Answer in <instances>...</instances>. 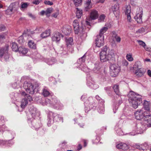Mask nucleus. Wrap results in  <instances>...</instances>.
<instances>
[{
    "mask_svg": "<svg viewBox=\"0 0 151 151\" xmlns=\"http://www.w3.org/2000/svg\"><path fill=\"white\" fill-rule=\"evenodd\" d=\"M108 49V48L106 46L101 49L100 53V59L101 62H104L110 60H115V56L116 55L115 51L111 49L109 50L108 55H107Z\"/></svg>",
    "mask_w": 151,
    "mask_h": 151,
    "instance_id": "1",
    "label": "nucleus"
},
{
    "mask_svg": "<svg viewBox=\"0 0 151 151\" xmlns=\"http://www.w3.org/2000/svg\"><path fill=\"white\" fill-rule=\"evenodd\" d=\"M128 96L129 103L134 109L137 108L142 102L141 96L133 91H130L128 93Z\"/></svg>",
    "mask_w": 151,
    "mask_h": 151,
    "instance_id": "2",
    "label": "nucleus"
},
{
    "mask_svg": "<svg viewBox=\"0 0 151 151\" xmlns=\"http://www.w3.org/2000/svg\"><path fill=\"white\" fill-rule=\"evenodd\" d=\"M23 87L27 93L33 94L35 92V88L32 84L30 82H25Z\"/></svg>",
    "mask_w": 151,
    "mask_h": 151,
    "instance_id": "3",
    "label": "nucleus"
},
{
    "mask_svg": "<svg viewBox=\"0 0 151 151\" xmlns=\"http://www.w3.org/2000/svg\"><path fill=\"white\" fill-rule=\"evenodd\" d=\"M110 73L111 76L113 77L116 76L120 72V67L115 64H112L110 67Z\"/></svg>",
    "mask_w": 151,
    "mask_h": 151,
    "instance_id": "4",
    "label": "nucleus"
},
{
    "mask_svg": "<svg viewBox=\"0 0 151 151\" xmlns=\"http://www.w3.org/2000/svg\"><path fill=\"white\" fill-rule=\"evenodd\" d=\"M146 112L143 109L137 110L134 114L136 119L138 120H143L146 114L145 113Z\"/></svg>",
    "mask_w": 151,
    "mask_h": 151,
    "instance_id": "5",
    "label": "nucleus"
},
{
    "mask_svg": "<svg viewBox=\"0 0 151 151\" xmlns=\"http://www.w3.org/2000/svg\"><path fill=\"white\" fill-rule=\"evenodd\" d=\"M48 117L50 119H53L55 121L63 122V119L60 116L57 115L51 111L49 112L48 114Z\"/></svg>",
    "mask_w": 151,
    "mask_h": 151,
    "instance_id": "6",
    "label": "nucleus"
},
{
    "mask_svg": "<svg viewBox=\"0 0 151 151\" xmlns=\"http://www.w3.org/2000/svg\"><path fill=\"white\" fill-rule=\"evenodd\" d=\"M104 36L97 35L95 40V44L96 46L100 47L104 45Z\"/></svg>",
    "mask_w": 151,
    "mask_h": 151,
    "instance_id": "7",
    "label": "nucleus"
},
{
    "mask_svg": "<svg viewBox=\"0 0 151 151\" xmlns=\"http://www.w3.org/2000/svg\"><path fill=\"white\" fill-rule=\"evenodd\" d=\"M142 9L139 8L137 12L136 15L134 17V19L138 23H141L142 22Z\"/></svg>",
    "mask_w": 151,
    "mask_h": 151,
    "instance_id": "8",
    "label": "nucleus"
},
{
    "mask_svg": "<svg viewBox=\"0 0 151 151\" xmlns=\"http://www.w3.org/2000/svg\"><path fill=\"white\" fill-rule=\"evenodd\" d=\"M98 14L97 12L95 10H92L90 14V17L87 18V20L88 21L95 20L98 18Z\"/></svg>",
    "mask_w": 151,
    "mask_h": 151,
    "instance_id": "9",
    "label": "nucleus"
},
{
    "mask_svg": "<svg viewBox=\"0 0 151 151\" xmlns=\"http://www.w3.org/2000/svg\"><path fill=\"white\" fill-rule=\"evenodd\" d=\"M61 37H63V36L60 33L56 32L53 34L51 38L52 41L57 42L60 40Z\"/></svg>",
    "mask_w": 151,
    "mask_h": 151,
    "instance_id": "10",
    "label": "nucleus"
},
{
    "mask_svg": "<svg viewBox=\"0 0 151 151\" xmlns=\"http://www.w3.org/2000/svg\"><path fill=\"white\" fill-rule=\"evenodd\" d=\"M73 25L76 34H78L79 30V25L78 20H75L73 22Z\"/></svg>",
    "mask_w": 151,
    "mask_h": 151,
    "instance_id": "11",
    "label": "nucleus"
},
{
    "mask_svg": "<svg viewBox=\"0 0 151 151\" xmlns=\"http://www.w3.org/2000/svg\"><path fill=\"white\" fill-rule=\"evenodd\" d=\"M135 74L138 77H142L145 72V70L143 68H141L135 71Z\"/></svg>",
    "mask_w": 151,
    "mask_h": 151,
    "instance_id": "12",
    "label": "nucleus"
},
{
    "mask_svg": "<svg viewBox=\"0 0 151 151\" xmlns=\"http://www.w3.org/2000/svg\"><path fill=\"white\" fill-rule=\"evenodd\" d=\"M119 6L118 4H115L112 7V10L113 13L116 17L119 14Z\"/></svg>",
    "mask_w": 151,
    "mask_h": 151,
    "instance_id": "13",
    "label": "nucleus"
},
{
    "mask_svg": "<svg viewBox=\"0 0 151 151\" xmlns=\"http://www.w3.org/2000/svg\"><path fill=\"white\" fill-rule=\"evenodd\" d=\"M8 50V47L6 45L0 49V58H1L5 54L7 53Z\"/></svg>",
    "mask_w": 151,
    "mask_h": 151,
    "instance_id": "14",
    "label": "nucleus"
},
{
    "mask_svg": "<svg viewBox=\"0 0 151 151\" xmlns=\"http://www.w3.org/2000/svg\"><path fill=\"white\" fill-rule=\"evenodd\" d=\"M146 114L145 116V117L143 121H145L148 123L151 122V115L150 113H145Z\"/></svg>",
    "mask_w": 151,
    "mask_h": 151,
    "instance_id": "15",
    "label": "nucleus"
},
{
    "mask_svg": "<svg viewBox=\"0 0 151 151\" xmlns=\"http://www.w3.org/2000/svg\"><path fill=\"white\" fill-rule=\"evenodd\" d=\"M148 31H149L148 29L145 26L144 27H141L138 30L136 31V32L137 33H143L147 32Z\"/></svg>",
    "mask_w": 151,
    "mask_h": 151,
    "instance_id": "16",
    "label": "nucleus"
},
{
    "mask_svg": "<svg viewBox=\"0 0 151 151\" xmlns=\"http://www.w3.org/2000/svg\"><path fill=\"white\" fill-rule=\"evenodd\" d=\"M18 51L19 52L23 54H25L28 52V49L24 47L21 46L18 48Z\"/></svg>",
    "mask_w": 151,
    "mask_h": 151,
    "instance_id": "17",
    "label": "nucleus"
},
{
    "mask_svg": "<svg viewBox=\"0 0 151 151\" xmlns=\"http://www.w3.org/2000/svg\"><path fill=\"white\" fill-rule=\"evenodd\" d=\"M29 47L32 49H35L36 48V44L33 41L30 40L28 42Z\"/></svg>",
    "mask_w": 151,
    "mask_h": 151,
    "instance_id": "18",
    "label": "nucleus"
},
{
    "mask_svg": "<svg viewBox=\"0 0 151 151\" xmlns=\"http://www.w3.org/2000/svg\"><path fill=\"white\" fill-rule=\"evenodd\" d=\"M76 17L78 19L81 18L83 12L82 10L77 8H76Z\"/></svg>",
    "mask_w": 151,
    "mask_h": 151,
    "instance_id": "19",
    "label": "nucleus"
},
{
    "mask_svg": "<svg viewBox=\"0 0 151 151\" xmlns=\"http://www.w3.org/2000/svg\"><path fill=\"white\" fill-rule=\"evenodd\" d=\"M141 64L139 62H135L134 65H133V68L134 70L135 71L137 70H138L139 69L142 68H141Z\"/></svg>",
    "mask_w": 151,
    "mask_h": 151,
    "instance_id": "20",
    "label": "nucleus"
},
{
    "mask_svg": "<svg viewBox=\"0 0 151 151\" xmlns=\"http://www.w3.org/2000/svg\"><path fill=\"white\" fill-rule=\"evenodd\" d=\"M143 106L146 110L149 111L150 107V103L149 101H145L143 104Z\"/></svg>",
    "mask_w": 151,
    "mask_h": 151,
    "instance_id": "21",
    "label": "nucleus"
},
{
    "mask_svg": "<svg viewBox=\"0 0 151 151\" xmlns=\"http://www.w3.org/2000/svg\"><path fill=\"white\" fill-rule=\"evenodd\" d=\"M50 34V30L49 29L45 31L41 34V37L42 38H45L49 36Z\"/></svg>",
    "mask_w": 151,
    "mask_h": 151,
    "instance_id": "22",
    "label": "nucleus"
},
{
    "mask_svg": "<svg viewBox=\"0 0 151 151\" xmlns=\"http://www.w3.org/2000/svg\"><path fill=\"white\" fill-rule=\"evenodd\" d=\"M19 3L18 2H15L11 3L10 6L9 7L11 9H13V10H16L18 6Z\"/></svg>",
    "mask_w": 151,
    "mask_h": 151,
    "instance_id": "23",
    "label": "nucleus"
},
{
    "mask_svg": "<svg viewBox=\"0 0 151 151\" xmlns=\"http://www.w3.org/2000/svg\"><path fill=\"white\" fill-rule=\"evenodd\" d=\"M46 62L49 65H52L56 62L55 59L54 58L47 59L45 60Z\"/></svg>",
    "mask_w": 151,
    "mask_h": 151,
    "instance_id": "24",
    "label": "nucleus"
},
{
    "mask_svg": "<svg viewBox=\"0 0 151 151\" xmlns=\"http://www.w3.org/2000/svg\"><path fill=\"white\" fill-rule=\"evenodd\" d=\"M112 37L116 40V41L118 42H120L121 41V38L119 36H117L115 32H112Z\"/></svg>",
    "mask_w": 151,
    "mask_h": 151,
    "instance_id": "25",
    "label": "nucleus"
},
{
    "mask_svg": "<svg viewBox=\"0 0 151 151\" xmlns=\"http://www.w3.org/2000/svg\"><path fill=\"white\" fill-rule=\"evenodd\" d=\"M29 4L28 3L22 2L21 3L20 9L21 10L26 9L29 6Z\"/></svg>",
    "mask_w": 151,
    "mask_h": 151,
    "instance_id": "26",
    "label": "nucleus"
},
{
    "mask_svg": "<svg viewBox=\"0 0 151 151\" xmlns=\"http://www.w3.org/2000/svg\"><path fill=\"white\" fill-rule=\"evenodd\" d=\"M27 98H24L22 99L21 101V106L22 108H24L25 106L28 104V100Z\"/></svg>",
    "mask_w": 151,
    "mask_h": 151,
    "instance_id": "27",
    "label": "nucleus"
},
{
    "mask_svg": "<svg viewBox=\"0 0 151 151\" xmlns=\"http://www.w3.org/2000/svg\"><path fill=\"white\" fill-rule=\"evenodd\" d=\"M113 88L114 90L115 93L118 95L119 94V86L118 85H114L113 87Z\"/></svg>",
    "mask_w": 151,
    "mask_h": 151,
    "instance_id": "28",
    "label": "nucleus"
},
{
    "mask_svg": "<svg viewBox=\"0 0 151 151\" xmlns=\"http://www.w3.org/2000/svg\"><path fill=\"white\" fill-rule=\"evenodd\" d=\"M42 94L44 96L47 97L49 96L50 93L47 89L44 88L42 90Z\"/></svg>",
    "mask_w": 151,
    "mask_h": 151,
    "instance_id": "29",
    "label": "nucleus"
},
{
    "mask_svg": "<svg viewBox=\"0 0 151 151\" xmlns=\"http://www.w3.org/2000/svg\"><path fill=\"white\" fill-rule=\"evenodd\" d=\"M92 7L91 3H85L84 10L86 11H88Z\"/></svg>",
    "mask_w": 151,
    "mask_h": 151,
    "instance_id": "30",
    "label": "nucleus"
},
{
    "mask_svg": "<svg viewBox=\"0 0 151 151\" xmlns=\"http://www.w3.org/2000/svg\"><path fill=\"white\" fill-rule=\"evenodd\" d=\"M108 28L107 27H104L101 29L100 30L99 33V35L104 36V34L107 30Z\"/></svg>",
    "mask_w": 151,
    "mask_h": 151,
    "instance_id": "31",
    "label": "nucleus"
},
{
    "mask_svg": "<svg viewBox=\"0 0 151 151\" xmlns=\"http://www.w3.org/2000/svg\"><path fill=\"white\" fill-rule=\"evenodd\" d=\"M137 42L140 46L143 47L146 50H148V48L146 47V45L144 42L140 40H137Z\"/></svg>",
    "mask_w": 151,
    "mask_h": 151,
    "instance_id": "32",
    "label": "nucleus"
},
{
    "mask_svg": "<svg viewBox=\"0 0 151 151\" xmlns=\"http://www.w3.org/2000/svg\"><path fill=\"white\" fill-rule=\"evenodd\" d=\"M146 23L147 24L146 26L148 29V31L151 30V19H149L146 21Z\"/></svg>",
    "mask_w": 151,
    "mask_h": 151,
    "instance_id": "33",
    "label": "nucleus"
},
{
    "mask_svg": "<svg viewBox=\"0 0 151 151\" xmlns=\"http://www.w3.org/2000/svg\"><path fill=\"white\" fill-rule=\"evenodd\" d=\"M131 7L130 5H128L126 6L125 9V13L126 15L130 14L131 12Z\"/></svg>",
    "mask_w": 151,
    "mask_h": 151,
    "instance_id": "34",
    "label": "nucleus"
},
{
    "mask_svg": "<svg viewBox=\"0 0 151 151\" xmlns=\"http://www.w3.org/2000/svg\"><path fill=\"white\" fill-rule=\"evenodd\" d=\"M87 85L88 86H89L91 88L93 89H96L98 87V85L96 84L92 83L91 82H88Z\"/></svg>",
    "mask_w": 151,
    "mask_h": 151,
    "instance_id": "35",
    "label": "nucleus"
},
{
    "mask_svg": "<svg viewBox=\"0 0 151 151\" xmlns=\"http://www.w3.org/2000/svg\"><path fill=\"white\" fill-rule=\"evenodd\" d=\"M82 0H73L74 4L76 6H81L82 3Z\"/></svg>",
    "mask_w": 151,
    "mask_h": 151,
    "instance_id": "36",
    "label": "nucleus"
},
{
    "mask_svg": "<svg viewBox=\"0 0 151 151\" xmlns=\"http://www.w3.org/2000/svg\"><path fill=\"white\" fill-rule=\"evenodd\" d=\"M12 49L13 51L16 52L18 50V46L17 43L15 42H13L12 44Z\"/></svg>",
    "mask_w": 151,
    "mask_h": 151,
    "instance_id": "37",
    "label": "nucleus"
},
{
    "mask_svg": "<svg viewBox=\"0 0 151 151\" xmlns=\"http://www.w3.org/2000/svg\"><path fill=\"white\" fill-rule=\"evenodd\" d=\"M26 37L27 35L26 34H23L22 36H21L19 37L18 40L19 42L22 44L24 42V40H23V37Z\"/></svg>",
    "mask_w": 151,
    "mask_h": 151,
    "instance_id": "38",
    "label": "nucleus"
},
{
    "mask_svg": "<svg viewBox=\"0 0 151 151\" xmlns=\"http://www.w3.org/2000/svg\"><path fill=\"white\" fill-rule=\"evenodd\" d=\"M73 43V40L72 37H70L67 40V45L68 46L69 45H71Z\"/></svg>",
    "mask_w": 151,
    "mask_h": 151,
    "instance_id": "39",
    "label": "nucleus"
},
{
    "mask_svg": "<svg viewBox=\"0 0 151 151\" xmlns=\"http://www.w3.org/2000/svg\"><path fill=\"white\" fill-rule=\"evenodd\" d=\"M145 145L144 144H141L140 145H139L138 144H136L135 147L137 148L139 150H144L145 149L144 147Z\"/></svg>",
    "mask_w": 151,
    "mask_h": 151,
    "instance_id": "40",
    "label": "nucleus"
},
{
    "mask_svg": "<svg viewBox=\"0 0 151 151\" xmlns=\"http://www.w3.org/2000/svg\"><path fill=\"white\" fill-rule=\"evenodd\" d=\"M126 58L129 61H132L134 60L133 58L132 57V54H127Z\"/></svg>",
    "mask_w": 151,
    "mask_h": 151,
    "instance_id": "41",
    "label": "nucleus"
},
{
    "mask_svg": "<svg viewBox=\"0 0 151 151\" xmlns=\"http://www.w3.org/2000/svg\"><path fill=\"white\" fill-rule=\"evenodd\" d=\"M85 55H84L83 56L81 57V58H79L78 60V62L79 64L82 63L84 62L85 61Z\"/></svg>",
    "mask_w": 151,
    "mask_h": 151,
    "instance_id": "42",
    "label": "nucleus"
},
{
    "mask_svg": "<svg viewBox=\"0 0 151 151\" xmlns=\"http://www.w3.org/2000/svg\"><path fill=\"white\" fill-rule=\"evenodd\" d=\"M52 12V9L49 8L47 9L45 11V14L47 16H49L50 14Z\"/></svg>",
    "mask_w": 151,
    "mask_h": 151,
    "instance_id": "43",
    "label": "nucleus"
},
{
    "mask_svg": "<svg viewBox=\"0 0 151 151\" xmlns=\"http://www.w3.org/2000/svg\"><path fill=\"white\" fill-rule=\"evenodd\" d=\"M71 27L69 25L67 26V35H70L71 33Z\"/></svg>",
    "mask_w": 151,
    "mask_h": 151,
    "instance_id": "44",
    "label": "nucleus"
},
{
    "mask_svg": "<svg viewBox=\"0 0 151 151\" xmlns=\"http://www.w3.org/2000/svg\"><path fill=\"white\" fill-rule=\"evenodd\" d=\"M143 127V126L142 125L141 127H138L137 130V134H141L143 133V130L142 129V127Z\"/></svg>",
    "mask_w": 151,
    "mask_h": 151,
    "instance_id": "45",
    "label": "nucleus"
},
{
    "mask_svg": "<svg viewBox=\"0 0 151 151\" xmlns=\"http://www.w3.org/2000/svg\"><path fill=\"white\" fill-rule=\"evenodd\" d=\"M129 148V146L126 144L124 143H122V147L121 149L123 150H126L128 149Z\"/></svg>",
    "mask_w": 151,
    "mask_h": 151,
    "instance_id": "46",
    "label": "nucleus"
},
{
    "mask_svg": "<svg viewBox=\"0 0 151 151\" xmlns=\"http://www.w3.org/2000/svg\"><path fill=\"white\" fill-rule=\"evenodd\" d=\"M105 18V16L104 14H102L100 15L98 19L99 22H103Z\"/></svg>",
    "mask_w": 151,
    "mask_h": 151,
    "instance_id": "47",
    "label": "nucleus"
},
{
    "mask_svg": "<svg viewBox=\"0 0 151 151\" xmlns=\"http://www.w3.org/2000/svg\"><path fill=\"white\" fill-rule=\"evenodd\" d=\"M13 9H11L9 7V9H7L6 11V13L7 14L11 15L13 13Z\"/></svg>",
    "mask_w": 151,
    "mask_h": 151,
    "instance_id": "48",
    "label": "nucleus"
},
{
    "mask_svg": "<svg viewBox=\"0 0 151 151\" xmlns=\"http://www.w3.org/2000/svg\"><path fill=\"white\" fill-rule=\"evenodd\" d=\"M5 39V35L4 34L0 35V42L4 40Z\"/></svg>",
    "mask_w": 151,
    "mask_h": 151,
    "instance_id": "49",
    "label": "nucleus"
},
{
    "mask_svg": "<svg viewBox=\"0 0 151 151\" xmlns=\"http://www.w3.org/2000/svg\"><path fill=\"white\" fill-rule=\"evenodd\" d=\"M42 30V28L41 27H38L36 28L35 30V32L39 33L41 32Z\"/></svg>",
    "mask_w": 151,
    "mask_h": 151,
    "instance_id": "50",
    "label": "nucleus"
},
{
    "mask_svg": "<svg viewBox=\"0 0 151 151\" xmlns=\"http://www.w3.org/2000/svg\"><path fill=\"white\" fill-rule=\"evenodd\" d=\"M117 133L120 135H123L125 134L123 131L120 129H119L116 132Z\"/></svg>",
    "mask_w": 151,
    "mask_h": 151,
    "instance_id": "51",
    "label": "nucleus"
},
{
    "mask_svg": "<svg viewBox=\"0 0 151 151\" xmlns=\"http://www.w3.org/2000/svg\"><path fill=\"white\" fill-rule=\"evenodd\" d=\"M89 108H88V107H85V109H86V110L88 111L90 110L91 109H92L93 107V104H89V105L88 106Z\"/></svg>",
    "mask_w": 151,
    "mask_h": 151,
    "instance_id": "52",
    "label": "nucleus"
},
{
    "mask_svg": "<svg viewBox=\"0 0 151 151\" xmlns=\"http://www.w3.org/2000/svg\"><path fill=\"white\" fill-rule=\"evenodd\" d=\"M98 65L97 64L95 65V67L93 69V70L95 72V73H98V71H99V68H98Z\"/></svg>",
    "mask_w": 151,
    "mask_h": 151,
    "instance_id": "53",
    "label": "nucleus"
},
{
    "mask_svg": "<svg viewBox=\"0 0 151 151\" xmlns=\"http://www.w3.org/2000/svg\"><path fill=\"white\" fill-rule=\"evenodd\" d=\"M122 64L123 65L127 66L128 65V63L126 60H124L122 62Z\"/></svg>",
    "mask_w": 151,
    "mask_h": 151,
    "instance_id": "54",
    "label": "nucleus"
},
{
    "mask_svg": "<svg viewBox=\"0 0 151 151\" xmlns=\"http://www.w3.org/2000/svg\"><path fill=\"white\" fill-rule=\"evenodd\" d=\"M44 3L46 4L49 5H52L53 4V3L52 2H51L50 1H44Z\"/></svg>",
    "mask_w": 151,
    "mask_h": 151,
    "instance_id": "55",
    "label": "nucleus"
},
{
    "mask_svg": "<svg viewBox=\"0 0 151 151\" xmlns=\"http://www.w3.org/2000/svg\"><path fill=\"white\" fill-rule=\"evenodd\" d=\"M5 29V27L3 25L1 24L0 25V30L4 31Z\"/></svg>",
    "mask_w": 151,
    "mask_h": 151,
    "instance_id": "56",
    "label": "nucleus"
},
{
    "mask_svg": "<svg viewBox=\"0 0 151 151\" xmlns=\"http://www.w3.org/2000/svg\"><path fill=\"white\" fill-rule=\"evenodd\" d=\"M42 0H38L37 1H36V0H34V1L33 2V3L34 4H38Z\"/></svg>",
    "mask_w": 151,
    "mask_h": 151,
    "instance_id": "57",
    "label": "nucleus"
},
{
    "mask_svg": "<svg viewBox=\"0 0 151 151\" xmlns=\"http://www.w3.org/2000/svg\"><path fill=\"white\" fill-rule=\"evenodd\" d=\"M4 55V58L5 59V60L6 61H7L9 58V55L7 53L6 54H5Z\"/></svg>",
    "mask_w": 151,
    "mask_h": 151,
    "instance_id": "58",
    "label": "nucleus"
},
{
    "mask_svg": "<svg viewBox=\"0 0 151 151\" xmlns=\"http://www.w3.org/2000/svg\"><path fill=\"white\" fill-rule=\"evenodd\" d=\"M127 20L129 21V22H130V20H131V17L130 16V14H127Z\"/></svg>",
    "mask_w": 151,
    "mask_h": 151,
    "instance_id": "59",
    "label": "nucleus"
},
{
    "mask_svg": "<svg viewBox=\"0 0 151 151\" xmlns=\"http://www.w3.org/2000/svg\"><path fill=\"white\" fill-rule=\"evenodd\" d=\"M122 143H120L117 145L116 146V147L118 149H121L122 147Z\"/></svg>",
    "mask_w": 151,
    "mask_h": 151,
    "instance_id": "60",
    "label": "nucleus"
},
{
    "mask_svg": "<svg viewBox=\"0 0 151 151\" xmlns=\"http://www.w3.org/2000/svg\"><path fill=\"white\" fill-rule=\"evenodd\" d=\"M29 16L32 19H34L35 18V17L34 15H32L31 13H28V14Z\"/></svg>",
    "mask_w": 151,
    "mask_h": 151,
    "instance_id": "61",
    "label": "nucleus"
},
{
    "mask_svg": "<svg viewBox=\"0 0 151 151\" xmlns=\"http://www.w3.org/2000/svg\"><path fill=\"white\" fill-rule=\"evenodd\" d=\"M147 74L150 76L151 77V71L148 70L147 71Z\"/></svg>",
    "mask_w": 151,
    "mask_h": 151,
    "instance_id": "62",
    "label": "nucleus"
},
{
    "mask_svg": "<svg viewBox=\"0 0 151 151\" xmlns=\"http://www.w3.org/2000/svg\"><path fill=\"white\" fill-rule=\"evenodd\" d=\"M50 101V100L49 99H46L45 101V104L47 105L48 104V103H49Z\"/></svg>",
    "mask_w": 151,
    "mask_h": 151,
    "instance_id": "63",
    "label": "nucleus"
},
{
    "mask_svg": "<svg viewBox=\"0 0 151 151\" xmlns=\"http://www.w3.org/2000/svg\"><path fill=\"white\" fill-rule=\"evenodd\" d=\"M58 14V12H56L53 14V16L54 17H56Z\"/></svg>",
    "mask_w": 151,
    "mask_h": 151,
    "instance_id": "64",
    "label": "nucleus"
}]
</instances>
